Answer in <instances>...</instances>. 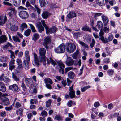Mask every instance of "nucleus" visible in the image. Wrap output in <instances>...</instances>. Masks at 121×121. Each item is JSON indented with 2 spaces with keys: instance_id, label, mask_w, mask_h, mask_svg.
<instances>
[{
  "instance_id": "1",
  "label": "nucleus",
  "mask_w": 121,
  "mask_h": 121,
  "mask_svg": "<svg viewBox=\"0 0 121 121\" xmlns=\"http://www.w3.org/2000/svg\"><path fill=\"white\" fill-rule=\"evenodd\" d=\"M46 53V49L43 48H42L39 50L40 56L39 58H38L37 55L35 53H34L35 63L38 67L39 66V62H43L45 66L46 65L47 58L45 56Z\"/></svg>"
},
{
  "instance_id": "2",
  "label": "nucleus",
  "mask_w": 121,
  "mask_h": 121,
  "mask_svg": "<svg viewBox=\"0 0 121 121\" xmlns=\"http://www.w3.org/2000/svg\"><path fill=\"white\" fill-rule=\"evenodd\" d=\"M25 56L26 59L23 60V63L25 65L24 66L25 68L28 69H29L28 65L30 61L29 53L28 51L26 50L25 52Z\"/></svg>"
},
{
  "instance_id": "3",
  "label": "nucleus",
  "mask_w": 121,
  "mask_h": 121,
  "mask_svg": "<svg viewBox=\"0 0 121 121\" xmlns=\"http://www.w3.org/2000/svg\"><path fill=\"white\" fill-rule=\"evenodd\" d=\"M65 46L67 51L70 53H73L76 49V46L73 43H68Z\"/></svg>"
},
{
  "instance_id": "4",
  "label": "nucleus",
  "mask_w": 121,
  "mask_h": 121,
  "mask_svg": "<svg viewBox=\"0 0 121 121\" xmlns=\"http://www.w3.org/2000/svg\"><path fill=\"white\" fill-rule=\"evenodd\" d=\"M65 46L63 44L60 45L58 47L54 49L55 52L57 53H62L65 51Z\"/></svg>"
},
{
  "instance_id": "5",
  "label": "nucleus",
  "mask_w": 121,
  "mask_h": 121,
  "mask_svg": "<svg viewBox=\"0 0 121 121\" xmlns=\"http://www.w3.org/2000/svg\"><path fill=\"white\" fill-rule=\"evenodd\" d=\"M58 66L57 68L58 69L60 73L63 74L64 73V68L65 66L62 62L61 61H58L57 62Z\"/></svg>"
},
{
  "instance_id": "6",
  "label": "nucleus",
  "mask_w": 121,
  "mask_h": 121,
  "mask_svg": "<svg viewBox=\"0 0 121 121\" xmlns=\"http://www.w3.org/2000/svg\"><path fill=\"white\" fill-rule=\"evenodd\" d=\"M20 17L22 19H25L28 18L29 14L28 13L24 11H22L19 13Z\"/></svg>"
},
{
  "instance_id": "7",
  "label": "nucleus",
  "mask_w": 121,
  "mask_h": 121,
  "mask_svg": "<svg viewBox=\"0 0 121 121\" xmlns=\"http://www.w3.org/2000/svg\"><path fill=\"white\" fill-rule=\"evenodd\" d=\"M9 89L14 91H17L18 90V87L17 85L14 84L10 86L9 87Z\"/></svg>"
},
{
  "instance_id": "8",
  "label": "nucleus",
  "mask_w": 121,
  "mask_h": 121,
  "mask_svg": "<svg viewBox=\"0 0 121 121\" xmlns=\"http://www.w3.org/2000/svg\"><path fill=\"white\" fill-rule=\"evenodd\" d=\"M66 63L67 66H69L73 64L74 61L73 60L71 57H69L67 58Z\"/></svg>"
},
{
  "instance_id": "9",
  "label": "nucleus",
  "mask_w": 121,
  "mask_h": 121,
  "mask_svg": "<svg viewBox=\"0 0 121 121\" xmlns=\"http://www.w3.org/2000/svg\"><path fill=\"white\" fill-rule=\"evenodd\" d=\"M0 79L1 81H3L6 83H8L10 81V79L8 78L6 76H4L3 74L0 77Z\"/></svg>"
},
{
  "instance_id": "10",
  "label": "nucleus",
  "mask_w": 121,
  "mask_h": 121,
  "mask_svg": "<svg viewBox=\"0 0 121 121\" xmlns=\"http://www.w3.org/2000/svg\"><path fill=\"white\" fill-rule=\"evenodd\" d=\"M7 20V17L2 16H0V25H3L4 24Z\"/></svg>"
},
{
  "instance_id": "11",
  "label": "nucleus",
  "mask_w": 121,
  "mask_h": 121,
  "mask_svg": "<svg viewBox=\"0 0 121 121\" xmlns=\"http://www.w3.org/2000/svg\"><path fill=\"white\" fill-rule=\"evenodd\" d=\"M51 39L48 36L46 37L44 39V42L43 43V44L46 48H47V44L49 43Z\"/></svg>"
},
{
  "instance_id": "12",
  "label": "nucleus",
  "mask_w": 121,
  "mask_h": 121,
  "mask_svg": "<svg viewBox=\"0 0 121 121\" xmlns=\"http://www.w3.org/2000/svg\"><path fill=\"white\" fill-rule=\"evenodd\" d=\"M76 14L74 12H70L67 15V17L69 18H72L76 16Z\"/></svg>"
},
{
  "instance_id": "13",
  "label": "nucleus",
  "mask_w": 121,
  "mask_h": 121,
  "mask_svg": "<svg viewBox=\"0 0 121 121\" xmlns=\"http://www.w3.org/2000/svg\"><path fill=\"white\" fill-rule=\"evenodd\" d=\"M69 91L70 92H69V94L71 98H74L75 96V91L72 88L69 87Z\"/></svg>"
},
{
  "instance_id": "14",
  "label": "nucleus",
  "mask_w": 121,
  "mask_h": 121,
  "mask_svg": "<svg viewBox=\"0 0 121 121\" xmlns=\"http://www.w3.org/2000/svg\"><path fill=\"white\" fill-rule=\"evenodd\" d=\"M1 100L4 104L8 105H9V102L8 99L5 97H3L1 98Z\"/></svg>"
},
{
  "instance_id": "15",
  "label": "nucleus",
  "mask_w": 121,
  "mask_h": 121,
  "mask_svg": "<svg viewBox=\"0 0 121 121\" xmlns=\"http://www.w3.org/2000/svg\"><path fill=\"white\" fill-rule=\"evenodd\" d=\"M46 60H47V63L48 65H49L51 63L52 65H53L54 66H55V65H56V63L51 58H50L49 60L47 58Z\"/></svg>"
},
{
  "instance_id": "16",
  "label": "nucleus",
  "mask_w": 121,
  "mask_h": 121,
  "mask_svg": "<svg viewBox=\"0 0 121 121\" xmlns=\"http://www.w3.org/2000/svg\"><path fill=\"white\" fill-rule=\"evenodd\" d=\"M102 18L104 26H106L108 22V20L107 17L104 15L101 16Z\"/></svg>"
},
{
  "instance_id": "17",
  "label": "nucleus",
  "mask_w": 121,
  "mask_h": 121,
  "mask_svg": "<svg viewBox=\"0 0 121 121\" xmlns=\"http://www.w3.org/2000/svg\"><path fill=\"white\" fill-rule=\"evenodd\" d=\"M103 27L102 22L100 21H98L97 22L96 27L100 30H102Z\"/></svg>"
},
{
  "instance_id": "18",
  "label": "nucleus",
  "mask_w": 121,
  "mask_h": 121,
  "mask_svg": "<svg viewBox=\"0 0 121 121\" xmlns=\"http://www.w3.org/2000/svg\"><path fill=\"white\" fill-rule=\"evenodd\" d=\"M6 90V88L4 84L2 82H0V90L3 92H5Z\"/></svg>"
},
{
  "instance_id": "19",
  "label": "nucleus",
  "mask_w": 121,
  "mask_h": 121,
  "mask_svg": "<svg viewBox=\"0 0 121 121\" xmlns=\"http://www.w3.org/2000/svg\"><path fill=\"white\" fill-rule=\"evenodd\" d=\"M24 81L26 84H30L31 85L33 83L32 79L30 78H26L25 79Z\"/></svg>"
},
{
  "instance_id": "20",
  "label": "nucleus",
  "mask_w": 121,
  "mask_h": 121,
  "mask_svg": "<svg viewBox=\"0 0 121 121\" xmlns=\"http://www.w3.org/2000/svg\"><path fill=\"white\" fill-rule=\"evenodd\" d=\"M7 40V38L5 35H2L0 37V43L5 42Z\"/></svg>"
},
{
  "instance_id": "21",
  "label": "nucleus",
  "mask_w": 121,
  "mask_h": 121,
  "mask_svg": "<svg viewBox=\"0 0 121 121\" xmlns=\"http://www.w3.org/2000/svg\"><path fill=\"white\" fill-rule=\"evenodd\" d=\"M14 5L16 7H17L20 5L21 3L20 0H12Z\"/></svg>"
},
{
  "instance_id": "22",
  "label": "nucleus",
  "mask_w": 121,
  "mask_h": 121,
  "mask_svg": "<svg viewBox=\"0 0 121 121\" xmlns=\"http://www.w3.org/2000/svg\"><path fill=\"white\" fill-rule=\"evenodd\" d=\"M27 25L25 23H23L21 24L20 29L22 31V32L25 28H27Z\"/></svg>"
},
{
  "instance_id": "23",
  "label": "nucleus",
  "mask_w": 121,
  "mask_h": 121,
  "mask_svg": "<svg viewBox=\"0 0 121 121\" xmlns=\"http://www.w3.org/2000/svg\"><path fill=\"white\" fill-rule=\"evenodd\" d=\"M44 82L46 84H48V83L50 84H52L53 83L52 80L48 78H45L44 79Z\"/></svg>"
},
{
  "instance_id": "24",
  "label": "nucleus",
  "mask_w": 121,
  "mask_h": 121,
  "mask_svg": "<svg viewBox=\"0 0 121 121\" xmlns=\"http://www.w3.org/2000/svg\"><path fill=\"white\" fill-rule=\"evenodd\" d=\"M49 15V13L48 12H44L42 14V16L43 18L46 19L47 18L48 16Z\"/></svg>"
},
{
  "instance_id": "25",
  "label": "nucleus",
  "mask_w": 121,
  "mask_h": 121,
  "mask_svg": "<svg viewBox=\"0 0 121 121\" xmlns=\"http://www.w3.org/2000/svg\"><path fill=\"white\" fill-rule=\"evenodd\" d=\"M39 37V34L37 33H35L33 35L32 40L35 42L36 41Z\"/></svg>"
},
{
  "instance_id": "26",
  "label": "nucleus",
  "mask_w": 121,
  "mask_h": 121,
  "mask_svg": "<svg viewBox=\"0 0 121 121\" xmlns=\"http://www.w3.org/2000/svg\"><path fill=\"white\" fill-rule=\"evenodd\" d=\"M68 76L69 78L73 79L74 77V74L73 72L70 71L68 73Z\"/></svg>"
},
{
  "instance_id": "27",
  "label": "nucleus",
  "mask_w": 121,
  "mask_h": 121,
  "mask_svg": "<svg viewBox=\"0 0 121 121\" xmlns=\"http://www.w3.org/2000/svg\"><path fill=\"white\" fill-rule=\"evenodd\" d=\"M96 3L99 5H103L104 4V0H96Z\"/></svg>"
},
{
  "instance_id": "28",
  "label": "nucleus",
  "mask_w": 121,
  "mask_h": 121,
  "mask_svg": "<svg viewBox=\"0 0 121 121\" xmlns=\"http://www.w3.org/2000/svg\"><path fill=\"white\" fill-rule=\"evenodd\" d=\"M10 29L12 31H16L18 30V26L15 25H12Z\"/></svg>"
},
{
  "instance_id": "29",
  "label": "nucleus",
  "mask_w": 121,
  "mask_h": 121,
  "mask_svg": "<svg viewBox=\"0 0 121 121\" xmlns=\"http://www.w3.org/2000/svg\"><path fill=\"white\" fill-rule=\"evenodd\" d=\"M31 31L30 29H28L25 31L24 33V35L26 36L27 37L30 35Z\"/></svg>"
},
{
  "instance_id": "30",
  "label": "nucleus",
  "mask_w": 121,
  "mask_h": 121,
  "mask_svg": "<svg viewBox=\"0 0 121 121\" xmlns=\"http://www.w3.org/2000/svg\"><path fill=\"white\" fill-rule=\"evenodd\" d=\"M79 52L78 50H76V52L72 55V57L73 59H76L77 56L78 55Z\"/></svg>"
},
{
  "instance_id": "31",
  "label": "nucleus",
  "mask_w": 121,
  "mask_h": 121,
  "mask_svg": "<svg viewBox=\"0 0 121 121\" xmlns=\"http://www.w3.org/2000/svg\"><path fill=\"white\" fill-rule=\"evenodd\" d=\"M81 35V34L80 32H78L76 33H74L73 34V36L74 38L77 39Z\"/></svg>"
},
{
  "instance_id": "32",
  "label": "nucleus",
  "mask_w": 121,
  "mask_h": 121,
  "mask_svg": "<svg viewBox=\"0 0 121 121\" xmlns=\"http://www.w3.org/2000/svg\"><path fill=\"white\" fill-rule=\"evenodd\" d=\"M46 30V33L47 35H49L50 34L52 33L51 28H49L48 26L46 28H45Z\"/></svg>"
},
{
  "instance_id": "33",
  "label": "nucleus",
  "mask_w": 121,
  "mask_h": 121,
  "mask_svg": "<svg viewBox=\"0 0 121 121\" xmlns=\"http://www.w3.org/2000/svg\"><path fill=\"white\" fill-rule=\"evenodd\" d=\"M8 51L10 53V57L11 59H14L15 58L14 52L11 50H9Z\"/></svg>"
},
{
  "instance_id": "34",
  "label": "nucleus",
  "mask_w": 121,
  "mask_h": 121,
  "mask_svg": "<svg viewBox=\"0 0 121 121\" xmlns=\"http://www.w3.org/2000/svg\"><path fill=\"white\" fill-rule=\"evenodd\" d=\"M8 59V58L7 57H0V61L1 62H5Z\"/></svg>"
},
{
  "instance_id": "35",
  "label": "nucleus",
  "mask_w": 121,
  "mask_h": 121,
  "mask_svg": "<svg viewBox=\"0 0 121 121\" xmlns=\"http://www.w3.org/2000/svg\"><path fill=\"white\" fill-rule=\"evenodd\" d=\"M99 39L101 40L103 43H108V40L106 38H104V37H100Z\"/></svg>"
},
{
  "instance_id": "36",
  "label": "nucleus",
  "mask_w": 121,
  "mask_h": 121,
  "mask_svg": "<svg viewBox=\"0 0 121 121\" xmlns=\"http://www.w3.org/2000/svg\"><path fill=\"white\" fill-rule=\"evenodd\" d=\"M29 25L30 26V28L32 32H36V31L34 26L32 24H29Z\"/></svg>"
},
{
  "instance_id": "37",
  "label": "nucleus",
  "mask_w": 121,
  "mask_h": 121,
  "mask_svg": "<svg viewBox=\"0 0 121 121\" xmlns=\"http://www.w3.org/2000/svg\"><path fill=\"white\" fill-rule=\"evenodd\" d=\"M39 3L41 6L42 7L44 6L46 4V2L44 0H39Z\"/></svg>"
},
{
  "instance_id": "38",
  "label": "nucleus",
  "mask_w": 121,
  "mask_h": 121,
  "mask_svg": "<svg viewBox=\"0 0 121 121\" xmlns=\"http://www.w3.org/2000/svg\"><path fill=\"white\" fill-rule=\"evenodd\" d=\"M79 43L84 48H88V46L86 44L83 42L79 41Z\"/></svg>"
},
{
  "instance_id": "39",
  "label": "nucleus",
  "mask_w": 121,
  "mask_h": 121,
  "mask_svg": "<svg viewBox=\"0 0 121 121\" xmlns=\"http://www.w3.org/2000/svg\"><path fill=\"white\" fill-rule=\"evenodd\" d=\"M102 14V13H94V17L95 19H96L97 17Z\"/></svg>"
},
{
  "instance_id": "40",
  "label": "nucleus",
  "mask_w": 121,
  "mask_h": 121,
  "mask_svg": "<svg viewBox=\"0 0 121 121\" xmlns=\"http://www.w3.org/2000/svg\"><path fill=\"white\" fill-rule=\"evenodd\" d=\"M90 87V86L89 85L87 86H86L84 87L81 88V91L82 92H84L86 90L89 89Z\"/></svg>"
},
{
  "instance_id": "41",
  "label": "nucleus",
  "mask_w": 121,
  "mask_h": 121,
  "mask_svg": "<svg viewBox=\"0 0 121 121\" xmlns=\"http://www.w3.org/2000/svg\"><path fill=\"white\" fill-rule=\"evenodd\" d=\"M37 102V99H31L30 101V104H36Z\"/></svg>"
},
{
  "instance_id": "42",
  "label": "nucleus",
  "mask_w": 121,
  "mask_h": 121,
  "mask_svg": "<svg viewBox=\"0 0 121 121\" xmlns=\"http://www.w3.org/2000/svg\"><path fill=\"white\" fill-rule=\"evenodd\" d=\"M12 38L13 40L16 42H20V40L18 37L16 36H13L12 37Z\"/></svg>"
},
{
  "instance_id": "43",
  "label": "nucleus",
  "mask_w": 121,
  "mask_h": 121,
  "mask_svg": "<svg viewBox=\"0 0 121 121\" xmlns=\"http://www.w3.org/2000/svg\"><path fill=\"white\" fill-rule=\"evenodd\" d=\"M82 30L84 31H89L90 32L91 31L89 28L88 27L86 26H85L83 27L82 28Z\"/></svg>"
},
{
  "instance_id": "44",
  "label": "nucleus",
  "mask_w": 121,
  "mask_h": 121,
  "mask_svg": "<svg viewBox=\"0 0 121 121\" xmlns=\"http://www.w3.org/2000/svg\"><path fill=\"white\" fill-rule=\"evenodd\" d=\"M12 78L16 81H19V79L14 74H13L12 75Z\"/></svg>"
},
{
  "instance_id": "45",
  "label": "nucleus",
  "mask_w": 121,
  "mask_h": 121,
  "mask_svg": "<svg viewBox=\"0 0 121 121\" xmlns=\"http://www.w3.org/2000/svg\"><path fill=\"white\" fill-rule=\"evenodd\" d=\"M35 7L38 14H40V9L39 8L38 5H35Z\"/></svg>"
},
{
  "instance_id": "46",
  "label": "nucleus",
  "mask_w": 121,
  "mask_h": 121,
  "mask_svg": "<svg viewBox=\"0 0 121 121\" xmlns=\"http://www.w3.org/2000/svg\"><path fill=\"white\" fill-rule=\"evenodd\" d=\"M39 32L41 33L42 31L44 30V28L42 26L38 27Z\"/></svg>"
},
{
  "instance_id": "47",
  "label": "nucleus",
  "mask_w": 121,
  "mask_h": 121,
  "mask_svg": "<svg viewBox=\"0 0 121 121\" xmlns=\"http://www.w3.org/2000/svg\"><path fill=\"white\" fill-rule=\"evenodd\" d=\"M55 118L56 120H62V117L59 115H57L55 117Z\"/></svg>"
},
{
  "instance_id": "48",
  "label": "nucleus",
  "mask_w": 121,
  "mask_h": 121,
  "mask_svg": "<svg viewBox=\"0 0 121 121\" xmlns=\"http://www.w3.org/2000/svg\"><path fill=\"white\" fill-rule=\"evenodd\" d=\"M47 112L45 111H43L41 112L40 115L46 117L47 116Z\"/></svg>"
},
{
  "instance_id": "49",
  "label": "nucleus",
  "mask_w": 121,
  "mask_h": 121,
  "mask_svg": "<svg viewBox=\"0 0 121 121\" xmlns=\"http://www.w3.org/2000/svg\"><path fill=\"white\" fill-rule=\"evenodd\" d=\"M95 44V42L94 39H92V42L90 43V47L92 48L94 46Z\"/></svg>"
},
{
  "instance_id": "50",
  "label": "nucleus",
  "mask_w": 121,
  "mask_h": 121,
  "mask_svg": "<svg viewBox=\"0 0 121 121\" xmlns=\"http://www.w3.org/2000/svg\"><path fill=\"white\" fill-rule=\"evenodd\" d=\"M21 86L23 90L24 91H25V90L26 89V87L25 84L24 82L23 81L21 83Z\"/></svg>"
},
{
  "instance_id": "51",
  "label": "nucleus",
  "mask_w": 121,
  "mask_h": 121,
  "mask_svg": "<svg viewBox=\"0 0 121 121\" xmlns=\"http://www.w3.org/2000/svg\"><path fill=\"white\" fill-rule=\"evenodd\" d=\"M107 72L109 75H113L114 71L112 70H109L107 71Z\"/></svg>"
},
{
  "instance_id": "52",
  "label": "nucleus",
  "mask_w": 121,
  "mask_h": 121,
  "mask_svg": "<svg viewBox=\"0 0 121 121\" xmlns=\"http://www.w3.org/2000/svg\"><path fill=\"white\" fill-rule=\"evenodd\" d=\"M51 103V100L49 99L46 102V105L47 107H49L50 106Z\"/></svg>"
},
{
  "instance_id": "53",
  "label": "nucleus",
  "mask_w": 121,
  "mask_h": 121,
  "mask_svg": "<svg viewBox=\"0 0 121 121\" xmlns=\"http://www.w3.org/2000/svg\"><path fill=\"white\" fill-rule=\"evenodd\" d=\"M72 101L71 100H70L67 103V105L69 107H70L72 106Z\"/></svg>"
},
{
  "instance_id": "54",
  "label": "nucleus",
  "mask_w": 121,
  "mask_h": 121,
  "mask_svg": "<svg viewBox=\"0 0 121 121\" xmlns=\"http://www.w3.org/2000/svg\"><path fill=\"white\" fill-rule=\"evenodd\" d=\"M114 37L112 34H111L108 37V39L109 41H111L113 39Z\"/></svg>"
},
{
  "instance_id": "55",
  "label": "nucleus",
  "mask_w": 121,
  "mask_h": 121,
  "mask_svg": "<svg viewBox=\"0 0 121 121\" xmlns=\"http://www.w3.org/2000/svg\"><path fill=\"white\" fill-rule=\"evenodd\" d=\"M51 28V29L52 33L56 32V31L57 29L56 27L54 26Z\"/></svg>"
},
{
  "instance_id": "56",
  "label": "nucleus",
  "mask_w": 121,
  "mask_h": 121,
  "mask_svg": "<svg viewBox=\"0 0 121 121\" xmlns=\"http://www.w3.org/2000/svg\"><path fill=\"white\" fill-rule=\"evenodd\" d=\"M104 34V33L103 31L102 30H100L99 34V36L100 37H104L103 36Z\"/></svg>"
},
{
  "instance_id": "57",
  "label": "nucleus",
  "mask_w": 121,
  "mask_h": 121,
  "mask_svg": "<svg viewBox=\"0 0 121 121\" xmlns=\"http://www.w3.org/2000/svg\"><path fill=\"white\" fill-rule=\"evenodd\" d=\"M73 69L72 67H67L65 68V73H66L68 71L70 70Z\"/></svg>"
},
{
  "instance_id": "58",
  "label": "nucleus",
  "mask_w": 121,
  "mask_h": 121,
  "mask_svg": "<svg viewBox=\"0 0 121 121\" xmlns=\"http://www.w3.org/2000/svg\"><path fill=\"white\" fill-rule=\"evenodd\" d=\"M103 30L105 32L108 33L109 31V28L104 27Z\"/></svg>"
},
{
  "instance_id": "59",
  "label": "nucleus",
  "mask_w": 121,
  "mask_h": 121,
  "mask_svg": "<svg viewBox=\"0 0 121 121\" xmlns=\"http://www.w3.org/2000/svg\"><path fill=\"white\" fill-rule=\"evenodd\" d=\"M41 22L43 26L45 28H46L47 26L45 23V21L43 20H41Z\"/></svg>"
},
{
  "instance_id": "60",
  "label": "nucleus",
  "mask_w": 121,
  "mask_h": 121,
  "mask_svg": "<svg viewBox=\"0 0 121 121\" xmlns=\"http://www.w3.org/2000/svg\"><path fill=\"white\" fill-rule=\"evenodd\" d=\"M3 3L4 5L8 6H11L12 5V4L8 2L4 1L3 2Z\"/></svg>"
},
{
  "instance_id": "61",
  "label": "nucleus",
  "mask_w": 121,
  "mask_h": 121,
  "mask_svg": "<svg viewBox=\"0 0 121 121\" xmlns=\"http://www.w3.org/2000/svg\"><path fill=\"white\" fill-rule=\"evenodd\" d=\"M100 105L99 102H96L94 104V106L95 107L97 108Z\"/></svg>"
},
{
  "instance_id": "62",
  "label": "nucleus",
  "mask_w": 121,
  "mask_h": 121,
  "mask_svg": "<svg viewBox=\"0 0 121 121\" xmlns=\"http://www.w3.org/2000/svg\"><path fill=\"white\" fill-rule=\"evenodd\" d=\"M6 115V112L5 111H3L0 112V116L4 117Z\"/></svg>"
},
{
  "instance_id": "63",
  "label": "nucleus",
  "mask_w": 121,
  "mask_h": 121,
  "mask_svg": "<svg viewBox=\"0 0 121 121\" xmlns=\"http://www.w3.org/2000/svg\"><path fill=\"white\" fill-rule=\"evenodd\" d=\"M21 104L19 102H17L16 103L15 107L16 108H19L21 106Z\"/></svg>"
},
{
  "instance_id": "64",
  "label": "nucleus",
  "mask_w": 121,
  "mask_h": 121,
  "mask_svg": "<svg viewBox=\"0 0 121 121\" xmlns=\"http://www.w3.org/2000/svg\"><path fill=\"white\" fill-rule=\"evenodd\" d=\"M66 80L67 82V85L69 86L70 85V84L72 82V81L68 78H67Z\"/></svg>"
}]
</instances>
